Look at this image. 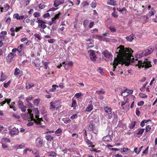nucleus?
I'll return each mask as SVG.
<instances>
[{
  "label": "nucleus",
  "instance_id": "1",
  "mask_svg": "<svg viewBox=\"0 0 157 157\" xmlns=\"http://www.w3.org/2000/svg\"><path fill=\"white\" fill-rule=\"evenodd\" d=\"M118 51L116 52L117 55V58L114 59L113 63V71H114L116 66L119 64L122 65L125 64V66H128L131 61L133 63H136V66H138L139 68L141 67L145 68H148L151 67V62L147 59L144 61L138 60L137 59H134L132 58L131 59V57L132 56V53L133 52L132 50L129 48H125L124 47L121 45L117 48Z\"/></svg>",
  "mask_w": 157,
  "mask_h": 157
},
{
  "label": "nucleus",
  "instance_id": "2",
  "mask_svg": "<svg viewBox=\"0 0 157 157\" xmlns=\"http://www.w3.org/2000/svg\"><path fill=\"white\" fill-rule=\"evenodd\" d=\"M33 112L35 113V114H36V119L34 118L33 114L31 113L32 110L30 109H28V113L25 114L24 117H23V119L25 120L28 121H34V123H35L36 125H39L40 127L41 128L44 127V125H42L43 124L42 122L43 121V119L42 118H40L38 117V115L39 114V111L38 109L37 108H34L33 109Z\"/></svg>",
  "mask_w": 157,
  "mask_h": 157
},
{
  "label": "nucleus",
  "instance_id": "3",
  "mask_svg": "<svg viewBox=\"0 0 157 157\" xmlns=\"http://www.w3.org/2000/svg\"><path fill=\"white\" fill-rule=\"evenodd\" d=\"M88 129L90 132L92 131L94 134H98V130L94 124V121H91L90 122L89 125H88Z\"/></svg>",
  "mask_w": 157,
  "mask_h": 157
},
{
  "label": "nucleus",
  "instance_id": "4",
  "mask_svg": "<svg viewBox=\"0 0 157 157\" xmlns=\"http://www.w3.org/2000/svg\"><path fill=\"white\" fill-rule=\"evenodd\" d=\"M154 50V47H150L146 50H144L142 52V56H147L151 54L153 52Z\"/></svg>",
  "mask_w": 157,
  "mask_h": 157
},
{
  "label": "nucleus",
  "instance_id": "5",
  "mask_svg": "<svg viewBox=\"0 0 157 157\" xmlns=\"http://www.w3.org/2000/svg\"><path fill=\"white\" fill-rule=\"evenodd\" d=\"M19 133L18 129L14 127L12 129L10 130L9 133L11 136H14L15 135H18Z\"/></svg>",
  "mask_w": 157,
  "mask_h": 157
},
{
  "label": "nucleus",
  "instance_id": "6",
  "mask_svg": "<svg viewBox=\"0 0 157 157\" xmlns=\"http://www.w3.org/2000/svg\"><path fill=\"white\" fill-rule=\"evenodd\" d=\"M88 53H90V57L92 62H95L97 59V57L94 53V51L90 50L88 51Z\"/></svg>",
  "mask_w": 157,
  "mask_h": 157
},
{
  "label": "nucleus",
  "instance_id": "7",
  "mask_svg": "<svg viewBox=\"0 0 157 157\" xmlns=\"http://www.w3.org/2000/svg\"><path fill=\"white\" fill-rule=\"evenodd\" d=\"M37 20L36 22L38 23L39 25H40L43 29H44L47 27V26L45 24L46 23L45 21L40 19L39 18H37Z\"/></svg>",
  "mask_w": 157,
  "mask_h": 157
},
{
  "label": "nucleus",
  "instance_id": "8",
  "mask_svg": "<svg viewBox=\"0 0 157 157\" xmlns=\"http://www.w3.org/2000/svg\"><path fill=\"white\" fill-rule=\"evenodd\" d=\"M123 98H124V99L125 100L121 102V106L123 108V109H124L123 106L125 105V104H127V105H128V107H129V104L128 103V98H127L126 96H124Z\"/></svg>",
  "mask_w": 157,
  "mask_h": 157
},
{
  "label": "nucleus",
  "instance_id": "9",
  "mask_svg": "<svg viewBox=\"0 0 157 157\" xmlns=\"http://www.w3.org/2000/svg\"><path fill=\"white\" fill-rule=\"evenodd\" d=\"M102 54L104 55L105 57L108 59H109L110 58L111 56H112L111 53L107 50H105L103 51V52H102Z\"/></svg>",
  "mask_w": 157,
  "mask_h": 157
},
{
  "label": "nucleus",
  "instance_id": "10",
  "mask_svg": "<svg viewBox=\"0 0 157 157\" xmlns=\"http://www.w3.org/2000/svg\"><path fill=\"white\" fill-rule=\"evenodd\" d=\"M63 0H55L54 2V6L55 7H57L60 4H63Z\"/></svg>",
  "mask_w": 157,
  "mask_h": 157
},
{
  "label": "nucleus",
  "instance_id": "11",
  "mask_svg": "<svg viewBox=\"0 0 157 157\" xmlns=\"http://www.w3.org/2000/svg\"><path fill=\"white\" fill-rule=\"evenodd\" d=\"M36 144L37 146L39 147H40L42 146V144H43V140L40 138L38 137L37 138L36 140Z\"/></svg>",
  "mask_w": 157,
  "mask_h": 157
},
{
  "label": "nucleus",
  "instance_id": "12",
  "mask_svg": "<svg viewBox=\"0 0 157 157\" xmlns=\"http://www.w3.org/2000/svg\"><path fill=\"white\" fill-rule=\"evenodd\" d=\"M105 112L108 114H111V111L112 109L109 107L104 106V107Z\"/></svg>",
  "mask_w": 157,
  "mask_h": 157
},
{
  "label": "nucleus",
  "instance_id": "13",
  "mask_svg": "<svg viewBox=\"0 0 157 157\" xmlns=\"http://www.w3.org/2000/svg\"><path fill=\"white\" fill-rule=\"evenodd\" d=\"M16 55L14 53L10 52L7 55V57L10 59V61L12 62L13 60V57L16 56Z\"/></svg>",
  "mask_w": 157,
  "mask_h": 157
},
{
  "label": "nucleus",
  "instance_id": "14",
  "mask_svg": "<svg viewBox=\"0 0 157 157\" xmlns=\"http://www.w3.org/2000/svg\"><path fill=\"white\" fill-rule=\"evenodd\" d=\"M103 140L106 142H110L111 141V138L109 135H107L103 137Z\"/></svg>",
  "mask_w": 157,
  "mask_h": 157
},
{
  "label": "nucleus",
  "instance_id": "15",
  "mask_svg": "<svg viewBox=\"0 0 157 157\" xmlns=\"http://www.w3.org/2000/svg\"><path fill=\"white\" fill-rule=\"evenodd\" d=\"M34 86L33 83H26V88L28 89H29L33 87Z\"/></svg>",
  "mask_w": 157,
  "mask_h": 157
},
{
  "label": "nucleus",
  "instance_id": "16",
  "mask_svg": "<svg viewBox=\"0 0 157 157\" xmlns=\"http://www.w3.org/2000/svg\"><path fill=\"white\" fill-rule=\"evenodd\" d=\"M56 153L54 151H50L48 152V155L49 156L56 157Z\"/></svg>",
  "mask_w": 157,
  "mask_h": 157
},
{
  "label": "nucleus",
  "instance_id": "17",
  "mask_svg": "<svg viewBox=\"0 0 157 157\" xmlns=\"http://www.w3.org/2000/svg\"><path fill=\"white\" fill-rule=\"evenodd\" d=\"M45 138L47 140H48V141H53V137L50 135H46Z\"/></svg>",
  "mask_w": 157,
  "mask_h": 157
},
{
  "label": "nucleus",
  "instance_id": "18",
  "mask_svg": "<svg viewBox=\"0 0 157 157\" xmlns=\"http://www.w3.org/2000/svg\"><path fill=\"white\" fill-rule=\"evenodd\" d=\"M93 108V105L91 104H89L88 105L87 108H86V110L87 112H90L92 110Z\"/></svg>",
  "mask_w": 157,
  "mask_h": 157
},
{
  "label": "nucleus",
  "instance_id": "19",
  "mask_svg": "<svg viewBox=\"0 0 157 157\" xmlns=\"http://www.w3.org/2000/svg\"><path fill=\"white\" fill-rule=\"evenodd\" d=\"M136 122V121H132V122L131 123L130 125H129V127L131 129H133L135 126V124Z\"/></svg>",
  "mask_w": 157,
  "mask_h": 157
},
{
  "label": "nucleus",
  "instance_id": "20",
  "mask_svg": "<svg viewBox=\"0 0 157 157\" xmlns=\"http://www.w3.org/2000/svg\"><path fill=\"white\" fill-rule=\"evenodd\" d=\"M144 131V129L139 128L137 130V135H141Z\"/></svg>",
  "mask_w": 157,
  "mask_h": 157
},
{
  "label": "nucleus",
  "instance_id": "21",
  "mask_svg": "<svg viewBox=\"0 0 157 157\" xmlns=\"http://www.w3.org/2000/svg\"><path fill=\"white\" fill-rule=\"evenodd\" d=\"M7 33L6 31H2L0 34V37L1 38V39H4L5 38V36L7 34Z\"/></svg>",
  "mask_w": 157,
  "mask_h": 157
},
{
  "label": "nucleus",
  "instance_id": "22",
  "mask_svg": "<svg viewBox=\"0 0 157 157\" xmlns=\"http://www.w3.org/2000/svg\"><path fill=\"white\" fill-rule=\"evenodd\" d=\"M10 6L9 5L7 4L6 3L4 6V11L6 12L7 11H8L10 9Z\"/></svg>",
  "mask_w": 157,
  "mask_h": 157
},
{
  "label": "nucleus",
  "instance_id": "23",
  "mask_svg": "<svg viewBox=\"0 0 157 157\" xmlns=\"http://www.w3.org/2000/svg\"><path fill=\"white\" fill-rule=\"evenodd\" d=\"M141 18L143 19H144V23H145L148 19L149 17L148 16V14H147L145 15H144L142 16L141 17Z\"/></svg>",
  "mask_w": 157,
  "mask_h": 157
},
{
  "label": "nucleus",
  "instance_id": "24",
  "mask_svg": "<svg viewBox=\"0 0 157 157\" xmlns=\"http://www.w3.org/2000/svg\"><path fill=\"white\" fill-rule=\"evenodd\" d=\"M72 104H71V107L73 108H75L76 107V101L75 99H74V98H72Z\"/></svg>",
  "mask_w": 157,
  "mask_h": 157
},
{
  "label": "nucleus",
  "instance_id": "25",
  "mask_svg": "<svg viewBox=\"0 0 157 157\" xmlns=\"http://www.w3.org/2000/svg\"><path fill=\"white\" fill-rule=\"evenodd\" d=\"M134 11L136 13V15L138 16L141 15L142 14H143L144 12V10H143V11H140V12L137 9H134Z\"/></svg>",
  "mask_w": 157,
  "mask_h": 157
},
{
  "label": "nucleus",
  "instance_id": "26",
  "mask_svg": "<svg viewBox=\"0 0 157 157\" xmlns=\"http://www.w3.org/2000/svg\"><path fill=\"white\" fill-rule=\"evenodd\" d=\"M108 4L112 6H115L116 4V2L114 0H109L108 2Z\"/></svg>",
  "mask_w": 157,
  "mask_h": 157
},
{
  "label": "nucleus",
  "instance_id": "27",
  "mask_svg": "<svg viewBox=\"0 0 157 157\" xmlns=\"http://www.w3.org/2000/svg\"><path fill=\"white\" fill-rule=\"evenodd\" d=\"M56 105H55V103L53 102H51L50 103V109L52 110V109L56 108Z\"/></svg>",
  "mask_w": 157,
  "mask_h": 157
},
{
  "label": "nucleus",
  "instance_id": "28",
  "mask_svg": "<svg viewBox=\"0 0 157 157\" xmlns=\"http://www.w3.org/2000/svg\"><path fill=\"white\" fill-rule=\"evenodd\" d=\"M20 69L17 68H16L14 72V75H17L20 74Z\"/></svg>",
  "mask_w": 157,
  "mask_h": 157
},
{
  "label": "nucleus",
  "instance_id": "29",
  "mask_svg": "<svg viewBox=\"0 0 157 157\" xmlns=\"http://www.w3.org/2000/svg\"><path fill=\"white\" fill-rule=\"evenodd\" d=\"M19 108L21 109V111L23 112H25L26 111V106H19Z\"/></svg>",
  "mask_w": 157,
  "mask_h": 157
},
{
  "label": "nucleus",
  "instance_id": "30",
  "mask_svg": "<svg viewBox=\"0 0 157 157\" xmlns=\"http://www.w3.org/2000/svg\"><path fill=\"white\" fill-rule=\"evenodd\" d=\"M156 13V11L155 10H151L149 12V13L147 14H148V16L150 17L152 15H154Z\"/></svg>",
  "mask_w": 157,
  "mask_h": 157
},
{
  "label": "nucleus",
  "instance_id": "31",
  "mask_svg": "<svg viewBox=\"0 0 157 157\" xmlns=\"http://www.w3.org/2000/svg\"><path fill=\"white\" fill-rule=\"evenodd\" d=\"M42 63H43V65H44V66H45V69L47 70L48 67V63H49V62H45L43 60L42 61Z\"/></svg>",
  "mask_w": 157,
  "mask_h": 157
},
{
  "label": "nucleus",
  "instance_id": "32",
  "mask_svg": "<svg viewBox=\"0 0 157 157\" xmlns=\"http://www.w3.org/2000/svg\"><path fill=\"white\" fill-rule=\"evenodd\" d=\"M147 84V82L145 83L144 84L142 85V87L140 88V90L141 91V92H144V89H145V88H146L145 87L146 86Z\"/></svg>",
  "mask_w": 157,
  "mask_h": 157
},
{
  "label": "nucleus",
  "instance_id": "33",
  "mask_svg": "<svg viewBox=\"0 0 157 157\" xmlns=\"http://www.w3.org/2000/svg\"><path fill=\"white\" fill-rule=\"evenodd\" d=\"M10 31L11 32V35L12 36H15L14 32L15 31V29L13 27H12L10 29Z\"/></svg>",
  "mask_w": 157,
  "mask_h": 157
},
{
  "label": "nucleus",
  "instance_id": "34",
  "mask_svg": "<svg viewBox=\"0 0 157 157\" xmlns=\"http://www.w3.org/2000/svg\"><path fill=\"white\" fill-rule=\"evenodd\" d=\"M22 47H23V44H21L17 48H16V49L19 51V53H21V50H22Z\"/></svg>",
  "mask_w": 157,
  "mask_h": 157
},
{
  "label": "nucleus",
  "instance_id": "35",
  "mask_svg": "<svg viewBox=\"0 0 157 157\" xmlns=\"http://www.w3.org/2000/svg\"><path fill=\"white\" fill-rule=\"evenodd\" d=\"M85 142H86V144H87L88 145H91L92 144V142L88 139H86Z\"/></svg>",
  "mask_w": 157,
  "mask_h": 157
},
{
  "label": "nucleus",
  "instance_id": "36",
  "mask_svg": "<svg viewBox=\"0 0 157 157\" xmlns=\"http://www.w3.org/2000/svg\"><path fill=\"white\" fill-rule=\"evenodd\" d=\"M10 83H11V81H8L7 83H4V84H3V87H5V88H7L10 85Z\"/></svg>",
  "mask_w": 157,
  "mask_h": 157
},
{
  "label": "nucleus",
  "instance_id": "37",
  "mask_svg": "<svg viewBox=\"0 0 157 157\" xmlns=\"http://www.w3.org/2000/svg\"><path fill=\"white\" fill-rule=\"evenodd\" d=\"M18 104L19 106H25L23 104V102L21 101L20 100H19V101H18Z\"/></svg>",
  "mask_w": 157,
  "mask_h": 157
},
{
  "label": "nucleus",
  "instance_id": "38",
  "mask_svg": "<svg viewBox=\"0 0 157 157\" xmlns=\"http://www.w3.org/2000/svg\"><path fill=\"white\" fill-rule=\"evenodd\" d=\"M6 78L5 75H3L2 74V75H1V79L0 80V81L3 82L5 80Z\"/></svg>",
  "mask_w": 157,
  "mask_h": 157
},
{
  "label": "nucleus",
  "instance_id": "39",
  "mask_svg": "<svg viewBox=\"0 0 157 157\" xmlns=\"http://www.w3.org/2000/svg\"><path fill=\"white\" fill-rule=\"evenodd\" d=\"M82 5L83 7H85L89 5L88 3L86 1H84L82 3Z\"/></svg>",
  "mask_w": 157,
  "mask_h": 157
},
{
  "label": "nucleus",
  "instance_id": "40",
  "mask_svg": "<svg viewBox=\"0 0 157 157\" xmlns=\"http://www.w3.org/2000/svg\"><path fill=\"white\" fill-rule=\"evenodd\" d=\"M133 34H132L129 36L126 37V39H134Z\"/></svg>",
  "mask_w": 157,
  "mask_h": 157
},
{
  "label": "nucleus",
  "instance_id": "41",
  "mask_svg": "<svg viewBox=\"0 0 157 157\" xmlns=\"http://www.w3.org/2000/svg\"><path fill=\"white\" fill-rule=\"evenodd\" d=\"M140 97L142 98H147V96L143 93H141L140 94Z\"/></svg>",
  "mask_w": 157,
  "mask_h": 157
},
{
  "label": "nucleus",
  "instance_id": "42",
  "mask_svg": "<svg viewBox=\"0 0 157 157\" xmlns=\"http://www.w3.org/2000/svg\"><path fill=\"white\" fill-rule=\"evenodd\" d=\"M27 105L29 108H32L33 107V104L30 102H28V104H27Z\"/></svg>",
  "mask_w": 157,
  "mask_h": 157
},
{
  "label": "nucleus",
  "instance_id": "43",
  "mask_svg": "<svg viewBox=\"0 0 157 157\" xmlns=\"http://www.w3.org/2000/svg\"><path fill=\"white\" fill-rule=\"evenodd\" d=\"M40 99L39 98H37L35 99L34 101V104L35 105H38L39 103Z\"/></svg>",
  "mask_w": 157,
  "mask_h": 157
},
{
  "label": "nucleus",
  "instance_id": "44",
  "mask_svg": "<svg viewBox=\"0 0 157 157\" xmlns=\"http://www.w3.org/2000/svg\"><path fill=\"white\" fill-rule=\"evenodd\" d=\"M33 16L35 17H36L40 16L39 13L38 12H34Z\"/></svg>",
  "mask_w": 157,
  "mask_h": 157
},
{
  "label": "nucleus",
  "instance_id": "45",
  "mask_svg": "<svg viewBox=\"0 0 157 157\" xmlns=\"http://www.w3.org/2000/svg\"><path fill=\"white\" fill-rule=\"evenodd\" d=\"M78 117V115L76 114H75L74 115H73L71 117H70V119L71 120H73L75 119H76Z\"/></svg>",
  "mask_w": 157,
  "mask_h": 157
},
{
  "label": "nucleus",
  "instance_id": "46",
  "mask_svg": "<svg viewBox=\"0 0 157 157\" xmlns=\"http://www.w3.org/2000/svg\"><path fill=\"white\" fill-rule=\"evenodd\" d=\"M151 129V126H150L149 125H148L146 126V128H145V132H148L150 131Z\"/></svg>",
  "mask_w": 157,
  "mask_h": 157
},
{
  "label": "nucleus",
  "instance_id": "47",
  "mask_svg": "<svg viewBox=\"0 0 157 157\" xmlns=\"http://www.w3.org/2000/svg\"><path fill=\"white\" fill-rule=\"evenodd\" d=\"M22 29V27L21 26L16 27L15 29V31L16 32H17L19 31L20 30Z\"/></svg>",
  "mask_w": 157,
  "mask_h": 157
},
{
  "label": "nucleus",
  "instance_id": "48",
  "mask_svg": "<svg viewBox=\"0 0 157 157\" xmlns=\"http://www.w3.org/2000/svg\"><path fill=\"white\" fill-rule=\"evenodd\" d=\"M88 20H84V21H83V26L85 27H86L88 24Z\"/></svg>",
  "mask_w": 157,
  "mask_h": 157
},
{
  "label": "nucleus",
  "instance_id": "49",
  "mask_svg": "<svg viewBox=\"0 0 157 157\" xmlns=\"http://www.w3.org/2000/svg\"><path fill=\"white\" fill-rule=\"evenodd\" d=\"M81 93L80 92L78 93H77L75 94V97H76V98H78L79 97L81 96Z\"/></svg>",
  "mask_w": 157,
  "mask_h": 157
},
{
  "label": "nucleus",
  "instance_id": "50",
  "mask_svg": "<svg viewBox=\"0 0 157 157\" xmlns=\"http://www.w3.org/2000/svg\"><path fill=\"white\" fill-rule=\"evenodd\" d=\"M136 115L138 116L140 114V111L139 110V109L138 108H136Z\"/></svg>",
  "mask_w": 157,
  "mask_h": 157
},
{
  "label": "nucleus",
  "instance_id": "51",
  "mask_svg": "<svg viewBox=\"0 0 157 157\" xmlns=\"http://www.w3.org/2000/svg\"><path fill=\"white\" fill-rule=\"evenodd\" d=\"M25 44H26V45L27 46H28L29 45L31 46V45H32V42L29 40L28 41H27Z\"/></svg>",
  "mask_w": 157,
  "mask_h": 157
},
{
  "label": "nucleus",
  "instance_id": "52",
  "mask_svg": "<svg viewBox=\"0 0 157 157\" xmlns=\"http://www.w3.org/2000/svg\"><path fill=\"white\" fill-rule=\"evenodd\" d=\"M96 6H97V5L96 4V3L94 2H92L91 4V7L93 8H95Z\"/></svg>",
  "mask_w": 157,
  "mask_h": 157
},
{
  "label": "nucleus",
  "instance_id": "53",
  "mask_svg": "<svg viewBox=\"0 0 157 157\" xmlns=\"http://www.w3.org/2000/svg\"><path fill=\"white\" fill-rule=\"evenodd\" d=\"M39 7L40 9H43L45 7V6L44 4L40 3L39 4Z\"/></svg>",
  "mask_w": 157,
  "mask_h": 157
},
{
  "label": "nucleus",
  "instance_id": "54",
  "mask_svg": "<svg viewBox=\"0 0 157 157\" xmlns=\"http://www.w3.org/2000/svg\"><path fill=\"white\" fill-rule=\"evenodd\" d=\"M61 14V13L59 12L57 14H56L54 17L56 19L59 18V16Z\"/></svg>",
  "mask_w": 157,
  "mask_h": 157
},
{
  "label": "nucleus",
  "instance_id": "55",
  "mask_svg": "<svg viewBox=\"0 0 157 157\" xmlns=\"http://www.w3.org/2000/svg\"><path fill=\"white\" fill-rule=\"evenodd\" d=\"M96 92L99 94H104L105 93V91H103L102 90L99 91H96Z\"/></svg>",
  "mask_w": 157,
  "mask_h": 157
},
{
  "label": "nucleus",
  "instance_id": "56",
  "mask_svg": "<svg viewBox=\"0 0 157 157\" xmlns=\"http://www.w3.org/2000/svg\"><path fill=\"white\" fill-rule=\"evenodd\" d=\"M12 117L15 118L17 119H19L20 118V116L14 113L12 115Z\"/></svg>",
  "mask_w": 157,
  "mask_h": 157
},
{
  "label": "nucleus",
  "instance_id": "57",
  "mask_svg": "<svg viewBox=\"0 0 157 157\" xmlns=\"http://www.w3.org/2000/svg\"><path fill=\"white\" fill-rule=\"evenodd\" d=\"M112 16L115 17H117L118 16V15L117 13V12H115L112 13Z\"/></svg>",
  "mask_w": 157,
  "mask_h": 157
},
{
  "label": "nucleus",
  "instance_id": "58",
  "mask_svg": "<svg viewBox=\"0 0 157 157\" xmlns=\"http://www.w3.org/2000/svg\"><path fill=\"white\" fill-rule=\"evenodd\" d=\"M61 132V129H60V128H59V129H58L56 130V131L55 133L60 134Z\"/></svg>",
  "mask_w": 157,
  "mask_h": 157
},
{
  "label": "nucleus",
  "instance_id": "59",
  "mask_svg": "<svg viewBox=\"0 0 157 157\" xmlns=\"http://www.w3.org/2000/svg\"><path fill=\"white\" fill-rule=\"evenodd\" d=\"M2 141H4L5 142H10V140L9 139L6 138H3L2 139Z\"/></svg>",
  "mask_w": 157,
  "mask_h": 157
},
{
  "label": "nucleus",
  "instance_id": "60",
  "mask_svg": "<svg viewBox=\"0 0 157 157\" xmlns=\"http://www.w3.org/2000/svg\"><path fill=\"white\" fill-rule=\"evenodd\" d=\"M126 91V92H127V93H129V94H132L133 90H128L127 89H126V90H125L124 91Z\"/></svg>",
  "mask_w": 157,
  "mask_h": 157
},
{
  "label": "nucleus",
  "instance_id": "61",
  "mask_svg": "<svg viewBox=\"0 0 157 157\" xmlns=\"http://www.w3.org/2000/svg\"><path fill=\"white\" fill-rule=\"evenodd\" d=\"M34 36L38 39H40V36L39 34L36 33L34 34Z\"/></svg>",
  "mask_w": 157,
  "mask_h": 157
},
{
  "label": "nucleus",
  "instance_id": "62",
  "mask_svg": "<svg viewBox=\"0 0 157 157\" xmlns=\"http://www.w3.org/2000/svg\"><path fill=\"white\" fill-rule=\"evenodd\" d=\"M33 153L35 155H39V151L38 150H34L32 151Z\"/></svg>",
  "mask_w": 157,
  "mask_h": 157
},
{
  "label": "nucleus",
  "instance_id": "63",
  "mask_svg": "<svg viewBox=\"0 0 157 157\" xmlns=\"http://www.w3.org/2000/svg\"><path fill=\"white\" fill-rule=\"evenodd\" d=\"M50 16V14L48 13H47L43 15V17L44 18H46V17H49Z\"/></svg>",
  "mask_w": 157,
  "mask_h": 157
},
{
  "label": "nucleus",
  "instance_id": "64",
  "mask_svg": "<svg viewBox=\"0 0 157 157\" xmlns=\"http://www.w3.org/2000/svg\"><path fill=\"white\" fill-rule=\"evenodd\" d=\"M144 101H140L137 103V105L139 106H142L144 105Z\"/></svg>",
  "mask_w": 157,
  "mask_h": 157
}]
</instances>
